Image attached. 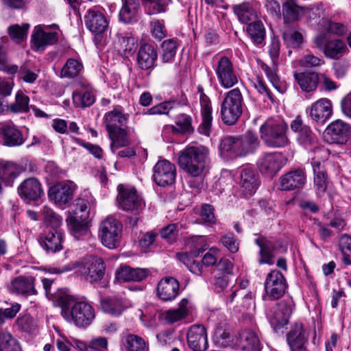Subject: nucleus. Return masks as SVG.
<instances>
[{"mask_svg": "<svg viewBox=\"0 0 351 351\" xmlns=\"http://www.w3.org/2000/svg\"><path fill=\"white\" fill-rule=\"evenodd\" d=\"M179 167L189 176L191 188L197 189L202 182L209 163V150L204 146H189L179 153Z\"/></svg>", "mask_w": 351, "mask_h": 351, "instance_id": "f257e3e1", "label": "nucleus"}, {"mask_svg": "<svg viewBox=\"0 0 351 351\" xmlns=\"http://www.w3.org/2000/svg\"><path fill=\"white\" fill-rule=\"evenodd\" d=\"M58 299L61 306V314L69 322H73L77 326L87 327L95 318L94 308L88 302H76L72 304L69 295L54 296Z\"/></svg>", "mask_w": 351, "mask_h": 351, "instance_id": "f03ea898", "label": "nucleus"}, {"mask_svg": "<svg viewBox=\"0 0 351 351\" xmlns=\"http://www.w3.org/2000/svg\"><path fill=\"white\" fill-rule=\"evenodd\" d=\"M288 125L280 118H269L261 126V138L270 147H282L289 144Z\"/></svg>", "mask_w": 351, "mask_h": 351, "instance_id": "7ed1b4c3", "label": "nucleus"}, {"mask_svg": "<svg viewBox=\"0 0 351 351\" xmlns=\"http://www.w3.org/2000/svg\"><path fill=\"white\" fill-rule=\"evenodd\" d=\"M243 98L241 90L234 88L226 93L220 106L223 122L228 125H234L243 112Z\"/></svg>", "mask_w": 351, "mask_h": 351, "instance_id": "20e7f679", "label": "nucleus"}, {"mask_svg": "<svg viewBox=\"0 0 351 351\" xmlns=\"http://www.w3.org/2000/svg\"><path fill=\"white\" fill-rule=\"evenodd\" d=\"M122 229V223L115 217H106L101 221L98 230L101 243L109 249L117 248L121 243Z\"/></svg>", "mask_w": 351, "mask_h": 351, "instance_id": "39448f33", "label": "nucleus"}, {"mask_svg": "<svg viewBox=\"0 0 351 351\" xmlns=\"http://www.w3.org/2000/svg\"><path fill=\"white\" fill-rule=\"evenodd\" d=\"M313 43L316 47L329 59L339 60L348 53L346 43L339 38L329 39L324 33L317 35Z\"/></svg>", "mask_w": 351, "mask_h": 351, "instance_id": "423d86ee", "label": "nucleus"}, {"mask_svg": "<svg viewBox=\"0 0 351 351\" xmlns=\"http://www.w3.org/2000/svg\"><path fill=\"white\" fill-rule=\"evenodd\" d=\"M117 191V202L120 209L124 211H139L144 208V201L137 194L135 189L119 184Z\"/></svg>", "mask_w": 351, "mask_h": 351, "instance_id": "0eeeda50", "label": "nucleus"}, {"mask_svg": "<svg viewBox=\"0 0 351 351\" xmlns=\"http://www.w3.org/2000/svg\"><path fill=\"white\" fill-rule=\"evenodd\" d=\"M265 300H275L281 298L287 288L284 275L279 271L274 269L267 274L265 283Z\"/></svg>", "mask_w": 351, "mask_h": 351, "instance_id": "6e6552de", "label": "nucleus"}, {"mask_svg": "<svg viewBox=\"0 0 351 351\" xmlns=\"http://www.w3.org/2000/svg\"><path fill=\"white\" fill-rule=\"evenodd\" d=\"M316 156L311 159V165L314 174V186L317 195L322 196L326 191L328 181L324 165V158L327 155L325 149H317Z\"/></svg>", "mask_w": 351, "mask_h": 351, "instance_id": "1a4fd4ad", "label": "nucleus"}, {"mask_svg": "<svg viewBox=\"0 0 351 351\" xmlns=\"http://www.w3.org/2000/svg\"><path fill=\"white\" fill-rule=\"evenodd\" d=\"M215 71L220 85L225 88H230L239 82L237 71L232 61L226 56L218 59Z\"/></svg>", "mask_w": 351, "mask_h": 351, "instance_id": "9d476101", "label": "nucleus"}, {"mask_svg": "<svg viewBox=\"0 0 351 351\" xmlns=\"http://www.w3.org/2000/svg\"><path fill=\"white\" fill-rule=\"evenodd\" d=\"M285 165V159L279 152L267 153L260 158L257 165L262 174L272 178Z\"/></svg>", "mask_w": 351, "mask_h": 351, "instance_id": "9b49d317", "label": "nucleus"}, {"mask_svg": "<svg viewBox=\"0 0 351 351\" xmlns=\"http://www.w3.org/2000/svg\"><path fill=\"white\" fill-rule=\"evenodd\" d=\"M260 184L259 176L254 169L243 167L239 173V186L241 194L245 197L252 196Z\"/></svg>", "mask_w": 351, "mask_h": 351, "instance_id": "f8f14e48", "label": "nucleus"}, {"mask_svg": "<svg viewBox=\"0 0 351 351\" xmlns=\"http://www.w3.org/2000/svg\"><path fill=\"white\" fill-rule=\"evenodd\" d=\"M176 169L174 165L167 160H159L154 167V180L161 186L171 185L175 182Z\"/></svg>", "mask_w": 351, "mask_h": 351, "instance_id": "ddd939ff", "label": "nucleus"}, {"mask_svg": "<svg viewBox=\"0 0 351 351\" xmlns=\"http://www.w3.org/2000/svg\"><path fill=\"white\" fill-rule=\"evenodd\" d=\"M308 117L318 124H324L332 114V105L326 98H322L313 103L306 110Z\"/></svg>", "mask_w": 351, "mask_h": 351, "instance_id": "4468645a", "label": "nucleus"}, {"mask_svg": "<svg viewBox=\"0 0 351 351\" xmlns=\"http://www.w3.org/2000/svg\"><path fill=\"white\" fill-rule=\"evenodd\" d=\"M326 135L331 143L345 144L351 136V126L340 119L335 120L327 126Z\"/></svg>", "mask_w": 351, "mask_h": 351, "instance_id": "2eb2a0df", "label": "nucleus"}, {"mask_svg": "<svg viewBox=\"0 0 351 351\" xmlns=\"http://www.w3.org/2000/svg\"><path fill=\"white\" fill-rule=\"evenodd\" d=\"M75 189L76 186L72 182L58 183L49 189V197L58 205L66 204L73 199Z\"/></svg>", "mask_w": 351, "mask_h": 351, "instance_id": "dca6fc26", "label": "nucleus"}, {"mask_svg": "<svg viewBox=\"0 0 351 351\" xmlns=\"http://www.w3.org/2000/svg\"><path fill=\"white\" fill-rule=\"evenodd\" d=\"M38 241L46 252L55 253L62 249L63 233L59 228L49 229L39 235Z\"/></svg>", "mask_w": 351, "mask_h": 351, "instance_id": "f3484780", "label": "nucleus"}, {"mask_svg": "<svg viewBox=\"0 0 351 351\" xmlns=\"http://www.w3.org/2000/svg\"><path fill=\"white\" fill-rule=\"evenodd\" d=\"M291 298L282 300L278 303L276 309L270 315V323L275 328H282L287 325L293 309Z\"/></svg>", "mask_w": 351, "mask_h": 351, "instance_id": "a211bd4d", "label": "nucleus"}, {"mask_svg": "<svg viewBox=\"0 0 351 351\" xmlns=\"http://www.w3.org/2000/svg\"><path fill=\"white\" fill-rule=\"evenodd\" d=\"M19 195L24 200L36 201L44 194L42 184L36 178L23 180L18 186Z\"/></svg>", "mask_w": 351, "mask_h": 351, "instance_id": "6ab92c4d", "label": "nucleus"}, {"mask_svg": "<svg viewBox=\"0 0 351 351\" xmlns=\"http://www.w3.org/2000/svg\"><path fill=\"white\" fill-rule=\"evenodd\" d=\"M187 343L193 351H205L208 348L206 328L202 325H193L187 332Z\"/></svg>", "mask_w": 351, "mask_h": 351, "instance_id": "aec40b11", "label": "nucleus"}, {"mask_svg": "<svg viewBox=\"0 0 351 351\" xmlns=\"http://www.w3.org/2000/svg\"><path fill=\"white\" fill-rule=\"evenodd\" d=\"M82 272L90 282L101 280L105 274L104 261L99 257L91 256L85 262Z\"/></svg>", "mask_w": 351, "mask_h": 351, "instance_id": "412c9836", "label": "nucleus"}, {"mask_svg": "<svg viewBox=\"0 0 351 351\" xmlns=\"http://www.w3.org/2000/svg\"><path fill=\"white\" fill-rule=\"evenodd\" d=\"M3 145L8 147H16L25 142L22 132L11 121L3 123L0 128Z\"/></svg>", "mask_w": 351, "mask_h": 351, "instance_id": "4be33fe9", "label": "nucleus"}, {"mask_svg": "<svg viewBox=\"0 0 351 351\" xmlns=\"http://www.w3.org/2000/svg\"><path fill=\"white\" fill-rule=\"evenodd\" d=\"M10 292L23 295H34L35 278L33 276H20L13 279L8 285Z\"/></svg>", "mask_w": 351, "mask_h": 351, "instance_id": "5701e85b", "label": "nucleus"}, {"mask_svg": "<svg viewBox=\"0 0 351 351\" xmlns=\"http://www.w3.org/2000/svg\"><path fill=\"white\" fill-rule=\"evenodd\" d=\"M86 27L93 33H104L108 27V22L104 14L96 9H90L84 18Z\"/></svg>", "mask_w": 351, "mask_h": 351, "instance_id": "b1692460", "label": "nucleus"}, {"mask_svg": "<svg viewBox=\"0 0 351 351\" xmlns=\"http://www.w3.org/2000/svg\"><path fill=\"white\" fill-rule=\"evenodd\" d=\"M179 291L180 284L173 277L162 278L157 286V295L165 302L174 300L178 295Z\"/></svg>", "mask_w": 351, "mask_h": 351, "instance_id": "393cba45", "label": "nucleus"}, {"mask_svg": "<svg viewBox=\"0 0 351 351\" xmlns=\"http://www.w3.org/2000/svg\"><path fill=\"white\" fill-rule=\"evenodd\" d=\"M245 146V142H243L241 136H226L221 139L219 149L230 156H244L247 154Z\"/></svg>", "mask_w": 351, "mask_h": 351, "instance_id": "a878e982", "label": "nucleus"}, {"mask_svg": "<svg viewBox=\"0 0 351 351\" xmlns=\"http://www.w3.org/2000/svg\"><path fill=\"white\" fill-rule=\"evenodd\" d=\"M306 176L303 171L296 169L291 171L280 178L281 190L291 191L302 188L305 183Z\"/></svg>", "mask_w": 351, "mask_h": 351, "instance_id": "bb28decb", "label": "nucleus"}, {"mask_svg": "<svg viewBox=\"0 0 351 351\" xmlns=\"http://www.w3.org/2000/svg\"><path fill=\"white\" fill-rule=\"evenodd\" d=\"M49 25H37L34 28L32 35V41L37 50L43 49L47 45L56 43L58 36L56 32H46L44 28H48Z\"/></svg>", "mask_w": 351, "mask_h": 351, "instance_id": "cd10ccee", "label": "nucleus"}, {"mask_svg": "<svg viewBox=\"0 0 351 351\" xmlns=\"http://www.w3.org/2000/svg\"><path fill=\"white\" fill-rule=\"evenodd\" d=\"M287 341L291 351H305L307 337L301 324H295L287 335Z\"/></svg>", "mask_w": 351, "mask_h": 351, "instance_id": "c85d7f7f", "label": "nucleus"}, {"mask_svg": "<svg viewBox=\"0 0 351 351\" xmlns=\"http://www.w3.org/2000/svg\"><path fill=\"white\" fill-rule=\"evenodd\" d=\"M149 274V270L143 268H132L130 266H121L117 270L116 279L120 282L128 281H141Z\"/></svg>", "mask_w": 351, "mask_h": 351, "instance_id": "c756f323", "label": "nucleus"}, {"mask_svg": "<svg viewBox=\"0 0 351 351\" xmlns=\"http://www.w3.org/2000/svg\"><path fill=\"white\" fill-rule=\"evenodd\" d=\"M212 106L209 98L206 95H202L201 98V113L202 121L198 128L200 134L209 136L212 128Z\"/></svg>", "mask_w": 351, "mask_h": 351, "instance_id": "7c9ffc66", "label": "nucleus"}, {"mask_svg": "<svg viewBox=\"0 0 351 351\" xmlns=\"http://www.w3.org/2000/svg\"><path fill=\"white\" fill-rule=\"evenodd\" d=\"M189 313V301L184 298L179 302L178 308L164 311L161 317L165 323L172 324L185 319Z\"/></svg>", "mask_w": 351, "mask_h": 351, "instance_id": "2f4dec72", "label": "nucleus"}, {"mask_svg": "<svg viewBox=\"0 0 351 351\" xmlns=\"http://www.w3.org/2000/svg\"><path fill=\"white\" fill-rule=\"evenodd\" d=\"M128 115L123 112L121 109L114 108L104 115V123L107 132L123 128L127 123Z\"/></svg>", "mask_w": 351, "mask_h": 351, "instance_id": "473e14b6", "label": "nucleus"}, {"mask_svg": "<svg viewBox=\"0 0 351 351\" xmlns=\"http://www.w3.org/2000/svg\"><path fill=\"white\" fill-rule=\"evenodd\" d=\"M157 57V53L152 46L144 45L138 50L137 63L141 69L147 70L154 66Z\"/></svg>", "mask_w": 351, "mask_h": 351, "instance_id": "72a5a7b5", "label": "nucleus"}, {"mask_svg": "<svg viewBox=\"0 0 351 351\" xmlns=\"http://www.w3.org/2000/svg\"><path fill=\"white\" fill-rule=\"evenodd\" d=\"M237 343L243 350L255 351L260 350L259 338L254 331L250 330H243L240 332Z\"/></svg>", "mask_w": 351, "mask_h": 351, "instance_id": "f704fd0d", "label": "nucleus"}, {"mask_svg": "<svg viewBox=\"0 0 351 351\" xmlns=\"http://www.w3.org/2000/svg\"><path fill=\"white\" fill-rule=\"evenodd\" d=\"M294 77L300 88L306 93L315 91L319 80V75L315 72L295 73Z\"/></svg>", "mask_w": 351, "mask_h": 351, "instance_id": "c9c22d12", "label": "nucleus"}, {"mask_svg": "<svg viewBox=\"0 0 351 351\" xmlns=\"http://www.w3.org/2000/svg\"><path fill=\"white\" fill-rule=\"evenodd\" d=\"M255 243L259 247L260 264L272 265L274 257V245L271 241L264 237H260L255 239Z\"/></svg>", "mask_w": 351, "mask_h": 351, "instance_id": "e433bc0d", "label": "nucleus"}, {"mask_svg": "<svg viewBox=\"0 0 351 351\" xmlns=\"http://www.w3.org/2000/svg\"><path fill=\"white\" fill-rule=\"evenodd\" d=\"M303 8L295 0H286L282 5V15L286 23L295 22L303 15Z\"/></svg>", "mask_w": 351, "mask_h": 351, "instance_id": "4c0bfd02", "label": "nucleus"}, {"mask_svg": "<svg viewBox=\"0 0 351 351\" xmlns=\"http://www.w3.org/2000/svg\"><path fill=\"white\" fill-rule=\"evenodd\" d=\"M115 44L119 51L123 52L124 56L134 54L138 47V40L135 37L128 34H117Z\"/></svg>", "mask_w": 351, "mask_h": 351, "instance_id": "58836bf2", "label": "nucleus"}, {"mask_svg": "<svg viewBox=\"0 0 351 351\" xmlns=\"http://www.w3.org/2000/svg\"><path fill=\"white\" fill-rule=\"evenodd\" d=\"M88 219L68 217L66 222L71 234L77 240L84 239L89 234Z\"/></svg>", "mask_w": 351, "mask_h": 351, "instance_id": "ea45409f", "label": "nucleus"}, {"mask_svg": "<svg viewBox=\"0 0 351 351\" xmlns=\"http://www.w3.org/2000/svg\"><path fill=\"white\" fill-rule=\"evenodd\" d=\"M122 7L119 12L120 21L129 23L136 17L139 9L138 0H121Z\"/></svg>", "mask_w": 351, "mask_h": 351, "instance_id": "a19ab883", "label": "nucleus"}, {"mask_svg": "<svg viewBox=\"0 0 351 351\" xmlns=\"http://www.w3.org/2000/svg\"><path fill=\"white\" fill-rule=\"evenodd\" d=\"M234 13L243 23H250L255 21L257 14L250 3L245 2L237 4L232 7Z\"/></svg>", "mask_w": 351, "mask_h": 351, "instance_id": "79ce46f5", "label": "nucleus"}, {"mask_svg": "<svg viewBox=\"0 0 351 351\" xmlns=\"http://www.w3.org/2000/svg\"><path fill=\"white\" fill-rule=\"evenodd\" d=\"M111 140L110 149L114 152V149L126 147L130 143L128 131L124 128H119L108 132Z\"/></svg>", "mask_w": 351, "mask_h": 351, "instance_id": "37998d69", "label": "nucleus"}, {"mask_svg": "<svg viewBox=\"0 0 351 351\" xmlns=\"http://www.w3.org/2000/svg\"><path fill=\"white\" fill-rule=\"evenodd\" d=\"M121 345L125 351H147L148 350L145 340L136 335H128L123 337Z\"/></svg>", "mask_w": 351, "mask_h": 351, "instance_id": "c03bdc74", "label": "nucleus"}, {"mask_svg": "<svg viewBox=\"0 0 351 351\" xmlns=\"http://www.w3.org/2000/svg\"><path fill=\"white\" fill-rule=\"evenodd\" d=\"M76 346L80 351H106L108 348V342L106 337H97L93 338L88 344L78 341Z\"/></svg>", "mask_w": 351, "mask_h": 351, "instance_id": "a18cd8bd", "label": "nucleus"}, {"mask_svg": "<svg viewBox=\"0 0 351 351\" xmlns=\"http://www.w3.org/2000/svg\"><path fill=\"white\" fill-rule=\"evenodd\" d=\"M101 306L104 313L113 316L120 315L124 310L123 301L116 298L101 300Z\"/></svg>", "mask_w": 351, "mask_h": 351, "instance_id": "49530a36", "label": "nucleus"}, {"mask_svg": "<svg viewBox=\"0 0 351 351\" xmlns=\"http://www.w3.org/2000/svg\"><path fill=\"white\" fill-rule=\"evenodd\" d=\"M246 30L253 43L257 45L263 43L265 38V29L261 21L250 23Z\"/></svg>", "mask_w": 351, "mask_h": 351, "instance_id": "de8ad7c7", "label": "nucleus"}, {"mask_svg": "<svg viewBox=\"0 0 351 351\" xmlns=\"http://www.w3.org/2000/svg\"><path fill=\"white\" fill-rule=\"evenodd\" d=\"M90 204L87 199L77 198L75 200V208L69 217L87 220L90 215Z\"/></svg>", "mask_w": 351, "mask_h": 351, "instance_id": "09e8293b", "label": "nucleus"}, {"mask_svg": "<svg viewBox=\"0 0 351 351\" xmlns=\"http://www.w3.org/2000/svg\"><path fill=\"white\" fill-rule=\"evenodd\" d=\"M178 44L174 39H168L162 43L161 59L163 62H172L176 54Z\"/></svg>", "mask_w": 351, "mask_h": 351, "instance_id": "8fccbe9b", "label": "nucleus"}, {"mask_svg": "<svg viewBox=\"0 0 351 351\" xmlns=\"http://www.w3.org/2000/svg\"><path fill=\"white\" fill-rule=\"evenodd\" d=\"M0 351H21L19 343L7 332H0Z\"/></svg>", "mask_w": 351, "mask_h": 351, "instance_id": "3c124183", "label": "nucleus"}, {"mask_svg": "<svg viewBox=\"0 0 351 351\" xmlns=\"http://www.w3.org/2000/svg\"><path fill=\"white\" fill-rule=\"evenodd\" d=\"M40 215L45 223L50 226L52 228H59L62 225V217L56 214L51 208L47 206H44L41 210Z\"/></svg>", "mask_w": 351, "mask_h": 351, "instance_id": "603ef678", "label": "nucleus"}, {"mask_svg": "<svg viewBox=\"0 0 351 351\" xmlns=\"http://www.w3.org/2000/svg\"><path fill=\"white\" fill-rule=\"evenodd\" d=\"M29 98L23 93L18 92L15 97V102L10 105L9 109L14 113L27 112L29 110Z\"/></svg>", "mask_w": 351, "mask_h": 351, "instance_id": "864d4df0", "label": "nucleus"}, {"mask_svg": "<svg viewBox=\"0 0 351 351\" xmlns=\"http://www.w3.org/2000/svg\"><path fill=\"white\" fill-rule=\"evenodd\" d=\"M83 68L82 64L79 61L69 58L61 70V77L73 78L77 76Z\"/></svg>", "mask_w": 351, "mask_h": 351, "instance_id": "5fc2aeb1", "label": "nucleus"}, {"mask_svg": "<svg viewBox=\"0 0 351 351\" xmlns=\"http://www.w3.org/2000/svg\"><path fill=\"white\" fill-rule=\"evenodd\" d=\"M29 28V25L28 23H24L22 25L15 24L10 26L8 32L11 39L17 43H20L27 38Z\"/></svg>", "mask_w": 351, "mask_h": 351, "instance_id": "6e6d98bb", "label": "nucleus"}, {"mask_svg": "<svg viewBox=\"0 0 351 351\" xmlns=\"http://www.w3.org/2000/svg\"><path fill=\"white\" fill-rule=\"evenodd\" d=\"M73 100L76 106L85 108L95 102V97L90 91L86 90L73 93Z\"/></svg>", "mask_w": 351, "mask_h": 351, "instance_id": "4d7b16f0", "label": "nucleus"}, {"mask_svg": "<svg viewBox=\"0 0 351 351\" xmlns=\"http://www.w3.org/2000/svg\"><path fill=\"white\" fill-rule=\"evenodd\" d=\"M282 38L287 45L293 48L300 47L304 42L302 33L293 29L285 30L282 34Z\"/></svg>", "mask_w": 351, "mask_h": 351, "instance_id": "13d9d810", "label": "nucleus"}, {"mask_svg": "<svg viewBox=\"0 0 351 351\" xmlns=\"http://www.w3.org/2000/svg\"><path fill=\"white\" fill-rule=\"evenodd\" d=\"M213 341L219 347H226L230 342V332L229 330L221 325L217 326L215 329Z\"/></svg>", "mask_w": 351, "mask_h": 351, "instance_id": "bf43d9fd", "label": "nucleus"}, {"mask_svg": "<svg viewBox=\"0 0 351 351\" xmlns=\"http://www.w3.org/2000/svg\"><path fill=\"white\" fill-rule=\"evenodd\" d=\"M187 245L191 254L194 256H198L208 248L207 245L205 243L204 237L202 236H196L191 238L188 242Z\"/></svg>", "mask_w": 351, "mask_h": 351, "instance_id": "052dcab7", "label": "nucleus"}, {"mask_svg": "<svg viewBox=\"0 0 351 351\" xmlns=\"http://www.w3.org/2000/svg\"><path fill=\"white\" fill-rule=\"evenodd\" d=\"M261 68L265 73L268 80L273 86L280 93H282L283 90L281 87V82L278 77L274 69L269 67L265 63L261 64Z\"/></svg>", "mask_w": 351, "mask_h": 351, "instance_id": "680f3d73", "label": "nucleus"}, {"mask_svg": "<svg viewBox=\"0 0 351 351\" xmlns=\"http://www.w3.org/2000/svg\"><path fill=\"white\" fill-rule=\"evenodd\" d=\"M297 141L300 144L303 145H312L315 144L317 141L316 135L313 132L309 126L304 128V130L300 134L297 135Z\"/></svg>", "mask_w": 351, "mask_h": 351, "instance_id": "e2e57ef3", "label": "nucleus"}, {"mask_svg": "<svg viewBox=\"0 0 351 351\" xmlns=\"http://www.w3.org/2000/svg\"><path fill=\"white\" fill-rule=\"evenodd\" d=\"M221 241L222 245L232 253H235L239 250V241L232 232H228L223 235Z\"/></svg>", "mask_w": 351, "mask_h": 351, "instance_id": "0e129e2a", "label": "nucleus"}, {"mask_svg": "<svg viewBox=\"0 0 351 351\" xmlns=\"http://www.w3.org/2000/svg\"><path fill=\"white\" fill-rule=\"evenodd\" d=\"M324 60L319 57L309 53L304 56L299 60V64L303 67L311 68L319 66L324 64Z\"/></svg>", "mask_w": 351, "mask_h": 351, "instance_id": "69168bd1", "label": "nucleus"}, {"mask_svg": "<svg viewBox=\"0 0 351 351\" xmlns=\"http://www.w3.org/2000/svg\"><path fill=\"white\" fill-rule=\"evenodd\" d=\"M252 84L253 87L262 95L267 97L271 101H274L272 95L269 91V88L263 82V80L259 77L256 76L252 80Z\"/></svg>", "mask_w": 351, "mask_h": 351, "instance_id": "338daca9", "label": "nucleus"}, {"mask_svg": "<svg viewBox=\"0 0 351 351\" xmlns=\"http://www.w3.org/2000/svg\"><path fill=\"white\" fill-rule=\"evenodd\" d=\"M326 30L328 33L338 36H343L348 32V29L344 24L333 21L328 23Z\"/></svg>", "mask_w": 351, "mask_h": 351, "instance_id": "774afa93", "label": "nucleus"}]
</instances>
